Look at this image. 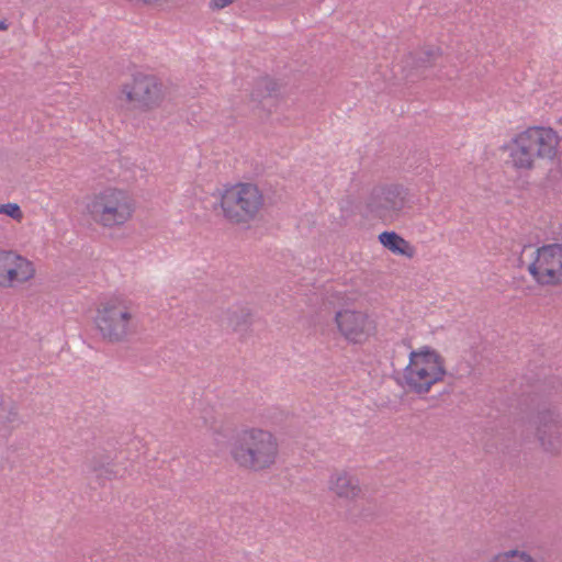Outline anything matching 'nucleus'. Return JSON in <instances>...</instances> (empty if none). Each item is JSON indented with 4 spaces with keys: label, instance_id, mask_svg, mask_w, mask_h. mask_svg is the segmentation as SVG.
Here are the masks:
<instances>
[{
    "label": "nucleus",
    "instance_id": "nucleus-12",
    "mask_svg": "<svg viewBox=\"0 0 562 562\" xmlns=\"http://www.w3.org/2000/svg\"><path fill=\"white\" fill-rule=\"evenodd\" d=\"M507 154L506 164L517 171H530L536 168L538 159L524 136L522 131L516 132L503 146Z\"/></svg>",
    "mask_w": 562,
    "mask_h": 562
},
{
    "label": "nucleus",
    "instance_id": "nucleus-7",
    "mask_svg": "<svg viewBox=\"0 0 562 562\" xmlns=\"http://www.w3.org/2000/svg\"><path fill=\"white\" fill-rule=\"evenodd\" d=\"M167 91L162 81L150 74L137 72L121 85L119 99L130 110L148 113L161 106Z\"/></svg>",
    "mask_w": 562,
    "mask_h": 562
},
{
    "label": "nucleus",
    "instance_id": "nucleus-1",
    "mask_svg": "<svg viewBox=\"0 0 562 562\" xmlns=\"http://www.w3.org/2000/svg\"><path fill=\"white\" fill-rule=\"evenodd\" d=\"M229 461L249 473L272 470L280 459V441L274 432L262 427L241 429L227 447Z\"/></svg>",
    "mask_w": 562,
    "mask_h": 562
},
{
    "label": "nucleus",
    "instance_id": "nucleus-20",
    "mask_svg": "<svg viewBox=\"0 0 562 562\" xmlns=\"http://www.w3.org/2000/svg\"><path fill=\"white\" fill-rule=\"evenodd\" d=\"M236 0H210L209 1V9L212 11H220L223 10L231 4H233Z\"/></svg>",
    "mask_w": 562,
    "mask_h": 562
},
{
    "label": "nucleus",
    "instance_id": "nucleus-14",
    "mask_svg": "<svg viewBox=\"0 0 562 562\" xmlns=\"http://www.w3.org/2000/svg\"><path fill=\"white\" fill-rule=\"evenodd\" d=\"M250 99L252 102L263 110L271 112L276 110L281 99V86L272 78H260L256 81Z\"/></svg>",
    "mask_w": 562,
    "mask_h": 562
},
{
    "label": "nucleus",
    "instance_id": "nucleus-2",
    "mask_svg": "<svg viewBox=\"0 0 562 562\" xmlns=\"http://www.w3.org/2000/svg\"><path fill=\"white\" fill-rule=\"evenodd\" d=\"M91 326L106 344L126 342L137 329L135 306L123 295L108 296L95 305Z\"/></svg>",
    "mask_w": 562,
    "mask_h": 562
},
{
    "label": "nucleus",
    "instance_id": "nucleus-6",
    "mask_svg": "<svg viewBox=\"0 0 562 562\" xmlns=\"http://www.w3.org/2000/svg\"><path fill=\"white\" fill-rule=\"evenodd\" d=\"M217 205L228 223L246 225L260 215L265 206V196L257 184L236 182L218 191Z\"/></svg>",
    "mask_w": 562,
    "mask_h": 562
},
{
    "label": "nucleus",
    "instance_id": "nucleus-18",
    "mask_svg": "<svg viewBox=\"0 0 562 562\" xmlns=\"http://www.w3.org/2000/svg\"><path fill=\"white\" fill-rule=\"evenodd\" d=\"M0 215H4L16 223H22L24 212L21 206L14 202L0 203Z\"/></svg>",
    "mask_w": 562,
    "mask_h": 562
},
{
    "label": "nucleus",
    "instance_id": "nucleus-8",
    "mask_svg": "<svg viewBox=\"0 0 562 562\" xmlns=\"http://www.w3.org/2000/svg\"><path fill=\"white\" fill-rule=\"evenodd\" d=\"M526 270L541 288L562 285V243L544 244L528 256Z\"/></svg>",
    "mask_w": 562,
    "mask_h": 562
},
{
    "label": "nucleus",
    "instance_id": "nucleus-19",
    "mask_svg": "<svg viewBox=\"0 0 562 562\" xmlns=\"http://www.w3.org/2000/svg\"><path fill=\"white\" fill-rule=\"evenodd\" d=\"M228 435H229V427L226 425H220V426L212 428L211 440L216 447H220L224 443V439Z\"/></svg>",
    "mask_w": 562,
    "mask_h": 562
},
{
    "label": "nucleus",
    "instance_id": "nucleus-13",
    "mask_svg": "<svg viewBox=\"0 0 562 562\" xmlns=\"http://www.w3.org/2000/svg\"><path fill=\"white\" fill-rule=\"evenodd\" d=\"M327 488L335 497L345 502H357L363 496L358 477L347 470L334 471L328 477Z\"/></svg>",
    "mask_w": 562,
    "mask_h": 562
},
{
    "label": "nucleus",
    "instance_id": "nucleus-17",
    "mask_svg": "<svg viewBox=\"0 0 562 562\" xmlns=\"http://www.w3.org/2000/svg\"><path fill=\"white\" fill-rule=\"evenodd\" d=\"M487 562H540L533 554L524 549H508L493 554Z\"/></svg>",
    "mask_w": 562,
    "mask_h": 562
},
{
    "label": "nucleus",
    "instance_id": "nucleus-15",
    "mask_svg": "<svg viewBox=\"0 0 562 562\" xmlns=\"http://www.w3.org/2000/svg\"><path fill=\"white\" fill-rule=\"evenodd\" d=\"M537 436L541 447L549 452H555L561 446V431L559 422L552 414L539 416Z\"/></svg>",
    "mask_w": 562,
    "mask_h": 562
},
{
    "label": "nucleus",
    "instance_id": "nucleus-3",
    "mask_svg": "<svg viewBox=\"0 0 562 562\" xmlns=\"http://www.w3.org/2000/svg\"><path fill=\"white\" fill-rule=\"evenodd\" d=\"M448 374L445 357L434 347L420 346L411 350L400 378L401 386L416 395H426L442 383Z\"/></svg>",
    "mask_w": 562,
    "mask_h": 562
},
{
    "label": "nucleus",
    "instance_id": "nucleus-21",
    "mask_svg": "<svg viewBox=\"0 0 562 562\" xmlns=\"http://www.w3.org/2000/svg\"><path fill=\"white\" fill-rule=\"evenodd\" d=\"M9 27V24L5 20H0V31H7Z\"/></svg>",
    "mask_w": 562,
    "mask_h": 562
},
{
    "label": "nucleus",
    "instance_id": "nucleus-10",
    "mask_svg": "<svg viewBox=\"0 0 562 562\" xmlns=\"http://www.w3.org/2000/svg\"><path fill=\"white\" fill-rule=\"evenodd\" d=\"M538 160L553 161L562 153V136L550 126L532 125L521 130Z\"/></svg>",
    "mask_w": 562,
    "mask_h": 562
},
{
    "label": "nucleus",
    "instance_id": "nucleus-9",
    "mask_svg": "<svg viewBox=\"0 0 562 562\" xmlns=\"http://www.w3.org/2000/svg\"><path fill=\"white\" fill-rule=\"evenodd\" d=\"M36 263L13 249L0 248V289H12L33 282Z\"/></svg>",
    "mask_w": 562,
    "mask_h": 562
},
{
    "label": "nucleus",
    "instance_id": "nucleus-5",
    "mask_svg": "<svg viewBox=\"0 0 562 562\" xmlns=\"http://www.w3.org/2000/svg\"><path fill=\"white\" fill-rule=\"evenodd\" d=\"M345 302L335 310L333 324L337 336L350 346L362 347L376 340L380 333L378 315L369 310L350 305L349 295L345 292L339 294Z\"/></svg>",
    "mask_w": 562,
    "mask_h": 562
},
{
    "label": "nucleus",
    "instance_id": "nucleus-16",
    "mask_svg": "<svg viewBox=\"0 0 562 562\" xmlns=\"http://www.w3.org/2000/svg\"><path fill=\"white\" fill-rule=\"evenodd\" d=\"M380 244L394 255L412 259L416 248L395 232H383L378 236Z\"/></svg>",
    "mask_w": 562,
    "mask_h": 562
},
{
    "label": "nucleus",
    "instance_id": "nucleus-11",
    "mask_svg": "<svg viewBox=\"0 0 562 562\" xmlns=\"http://www.w3.org/2000/svg\"><path fill=\"white\" fill-rule=\"evenodd\" d=\"M408 207L407 193L397 186L381 188L373 192L369 209L378 217L393 222Z\"/></svg>",
    "mask_w": 562,
    "mask_h": 562
},
{
    "label": "nucleus",
    "instance_id": "nucleus-4",
    "mask_svg": "<svg viewBox=\"0 0 562 562\" xmlns=\"http://www.w3.org/2000/svg\"><path fill=\"white\" fill-rule=\"evenodd\" d=\"M85 212L97 226L103 229H120L133 220L136 202L127 190L109 186L89 196Z\"/></svg>",
    "mask_w": 562,
    "mask_h": 562
}]
</instances>
